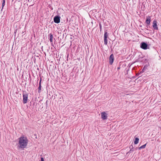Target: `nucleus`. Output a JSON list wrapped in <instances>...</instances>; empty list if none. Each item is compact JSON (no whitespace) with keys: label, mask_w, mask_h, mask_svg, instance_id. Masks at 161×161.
<instances>
[{"label":"nucleus","mask_w":161,"mask_h":161,"mask_svg":"<svg viewBox=\"0 0 161 161\" xmlns=\"http://www.w3.org/2000/svg\"><path fill=\"white\" fill-rule=\"evenodd\" d=\"M120 69V66H119V67H118V68H117V69L118 70L119 69Z\"/></svg>","instance_id":"nucleus-19"},{"label":"nucleus","mask_w":161,"mask_h":161,"mask_svg":"<svg viewBox=\"0 0 161 161\" xmlns=\"http://www.w3.org/2000/svg\"><path fill=\"white\" fill-rule=\"evenodd\" d=\"M147 28H148V26H147Z\"/></svg>","instance_id":"nucleus-22"},{"label":"nucleus","mask_w":161,"mask_h":161,"mask_svg":"<svg viewBox=\"0 0 161 161\" xmlns=\"http://www.w3.org/2000/svg\"><path fill=\"white\" fill-rule=\"evenodd\" d=\"M107 38H108V34L107 32H105L104 35V42L105 45H107L108 43Z\"/></svg>","instance_id":"nucleus-5"},{"label":"nucleus","mask_w":161,"mask_h":161,"mask_svg":"<svg viewBox=\"0 0 161 161\" xmlns=\"http://www.w3.org/2000/svg\"><path fill=\"white\" fill-rule=\"evenodd\" d=\"M129 148L130 149H133V146L132 145H131L130 147H129Z\"/></svg>","instance_id":"nucleus-17"},{"label":"nucleus","mask_w":161,"mask_h":161,"mask_svg":"<svg viewBox=\"0 0 161 161\" xmlns=\"http://www.w3.org/2000/svg\"><path fill=\"white\" fill-rule=\"evenodd\" d=\"M151 18L150 16H148L146 18V23L148 25H150L151 22Z\"/></svg>","instance_id":"nucleus-9"},{"label":"nucleus","mask_w":161,"mask_h":161,"mask_svg":"<svg viewBox=\"0 0 161 161\" xmlns=\"http://www.w3.org/2000/svg\"><path fill=\"white\" fill-rule=\"evenodd\" d=\"M99 26L100 29H101V23H99Z\"/></svg>","instance_id":"nucleus-20"},{"label":"nucleus","mask_w":161,"mask_h":161,"mask_svg":"<svg viewBox=\"0 0 161 161\" xmlns=\"http://www.w3.org/2000/svg\"><path fill=\"white\" fill-rule=\"evenodd\" d=\"M108 117V114L105 112L101 113V119L105 121L106 120Z\"/></svg>","instance_id":"nucleus-2"},{"label":"nucleus","mask_w":161,"mask_h":161,"mask_svg":"<svg viewBox=\"0 0 161 161\" xmlns=\"http://www.w3.org/2000/svg\"><path fill=\"white\" fill-rule=\"evenodd\" d=\"M5 0H3V2L2 4V8H3L4 6L5 5Z\"/></svg>","instance_id":"nucleus-16"},{"label":"nucleus","mask_w":161,"mask_h":161,"mask_svg":"<svg viewBox=\"0 0 161 161\" xmlns=\"http://www.w3.org/2000/svg\"><path fill=\"white\" fill-rule=\"evenodd\" d=\"M114 61V55L113 54L110 55L109 58V63L110 65H112Z\"/></svg>","instance_id":"nucleus-8"},{"label":"nucleus","mask_w":161,"mask_h":161,"mask_svg":"<svg viewBox=\"0 0 161 161\" xmlns=\"http://www.w3.org/2000/svg\"><path fill=\"white\" fill-rule=\"evenodd\" d=\"M41 161H44V159L43 158H41Z\"/></svg>","instance_id":"nucleus-18"},{"label":"nucleus","mask_w":161,"mask_h":161,"mask_svg":"<svg viewBox=\"0 0 161 161\" xmlns=\"http://www.w3.org/2000/svg\"><path fill=\"white\" fill-rule=\"evenodd\" d=\"M157 21L156 20H154L153 21V26L154 28V29L156 30H158V28L157 27Z\"/></svg>","instance_id":"nucleus-10"},{"label":"nucleus","mask_w":161,"mask_h":161,"mask_svg":"<svg viewBox=\"0 0 161 161\" xmlns=\"http://www.w3.org/2000/svg\"><path fill=\"white\" fill-rule=\"evenodd\" d=\"M136 62H142L143 63H146L147 62V59L144 58V57H139L138 59H136Z\"/></svg>","instance_id":"nucleus-4"},{"label":"nucleus","mask_w":161,"mask_h":161,"mask_svg":"<svg viewBox=\"0 0 161 161\" xmlns=\"http://www.w3.org/2000/svg\"><path fill=\"white\" fill-rule=\"evenodd\" d=\"M49 35H50V36H49V40H50V42H53V35L52 34H50Z\"/></svg>","instance_id":"nucleus-12"},{"label":"nucleus","mask_w":161,"mask_h":161,"mask_svg":"<svg viewBox=\"0 0 161 161\" xmlns=\"http://www.w3.org/2000/svg\"><path fill=\"white\" fill-rule=\"evenodd\" d=\"M23 103L25 104L27 103L28 100V94L27 93H23Z\"/></svg>","instance_id":"nucleus-3"},{"label":"nucleus","mask_w":161,"mask_h":161,"mask_svg":"<svg viewBox=\"0 0 161 161\" xmlns=\"http://www.w3.org/2000/svg\"><path fill=\"white\" fill-rule=\"evenodd\" d=\"M41 80L39 82V86L38 87V92H40V91L41 90Z\"/></svg>","instance_id":"nucleus-14"},{"label":"nucleus","mask_w":161,"mask_h":161,"mask_svg":"<svg viewBox=\"0 0 161 161\" xmlns=\"http://www.w3.org/2000/svg\"><path fill=\"white\" fill-rule=\"evenodd\" d=\"M60 17L59 16H56L54 17L53 20L55 23L58 24L60 22Z\"/></svg>","instance_id":"nucleus-7"},{"label":"nucleus","mask_w":161,"mask_h":161,"mask_svg":"<svg viewBox=\"0 0 161 161\" xmlns=\"http://www.w3.org/2000/svg\"><path fill=\"white\" fill-rule=\"evenodd\" d=\"M28 143V140L25 137L23 136L19 138L18 147L19 148L23 149L25 148Z\"/></svg>","instance_id":"nucleus-1"},{"label":"nucleus","mask_w":161,"mask_h":161,"mask_svg":"<svg viewBox=\"0 0 161 161\" xmlns=\"http://www.w3.org/2000/svg\"><path fill=\"white\" fill-rule=\"evenodd\" d=\"M137 148H135V150H136Z\"/></svg>","instance_id":"nucleus-21"},{"label":"nucleus","mask_w":161,"mask_h":161,"mask_svg":"<svg viewBox=\"0 0 161 161\" xmlns=\"http://www.w3.org/2000/svg\"><path fill=\"white\" fill-rule=\"evenodd\" d=\"M146 145H147V144H145L143 145L142 146H141L140 147H139V150H140L142 149H143V148H145L146 147Z\"/></svg>","instance_id":"nucleus-13"},{"label":"nucleus","mask_w":161,"mask_h":161,"mask_svg":"<svg viewBox=\"0 0 161 161\" xmlns=\"http://www.w3.org/2000/svg\"><path fill=\"white\" fill-rule=\"evenodd\" d=\"M135 150V149H130V150L127 153H126V154H128V155L129 154H130L131 152H133Z\"/></svg>","instance_id":"nucleus-15"},{"label":"nucleus","mask_w":161,"mask_h":161,"mask_svg":"<svg viewBox=\"0 0 161 161\" xmlns=\"http://www.w3.org/2000/svg\"><path fill=\"white\" fill-rule=\"evenodd\" d=\"M139 139L138 137H136L135 139L134 143L135 144H137L139 142Z\"/></svg>","instance_id":"nucleus-11"},{"label":"nucleus","mask_w":161,"mask_h":161,"mask_svg":"<svg viewBox=\"0 0 161 161\" xmlns=\"http://www.w3.org/2000/svg\"><path fill=\"white\" fill-rule=\"evenodd\" d=\"M140 47L144 50L148 48V45L145 42H142L140 44Z\"/></svg>","instance_id":"nucleus-6"}]
</instances>
